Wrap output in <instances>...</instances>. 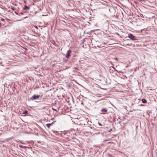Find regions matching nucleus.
I'll return each instance as SVG.
<instances>
[{
    "label": "nucleus",
    "instance_id": "10",
    "mask_svg": "<svg viewBox=\"0 0 157 157\" xmlns=\"http://www.w3.org/2000/svg\"><path fill=\"white\" fill-rule=\"evenodd\" d=\"M28 113V111H25V112H24V113H25V114H26Z\"/></svg>",
    "mask_w": 157,
    "mask_h": 157
},
{
    "label": "nucleus",
    "instance_id": "13",
    "mask_svg": "<svg viewBox=\"0 0 157 157\" xmlns=\"http://www.w3.org/2000/svg\"><path fill=\"white\" fill-rule=\"evenodd\" d=\"M23 13H20L19 14V15H21L23 14Z\"/></svg>",
    "mask_w": 157,
    "mask_h": 157
},
{
    "label": "nucleus",
    "instance_id": "2",
    "mask_svg": "<svg viewBox=\"0 0 157 157\" xmlns=\"http://www.w3.org/2000/svg\"><path fill=\"white\" fill-rule=\"evenodd\" d=\"M107 112V110L106 109L103 108L101 110L100 113L102 114H105Z\"/></svg>",
    "mask_w": 157,
    "mask_h": 157
},
{
    "label": "nucleus",
    "instance_id": "1",
    "mask_svg": "<svg viewBox=\"0 0 157 157\" xmlns=\"http://www.w3.org/2000/svg\"><path fill=\"white\" fill-rule=\"evenodd\" d=\"M128 37L131 40H136V37L131 34H130L128 35Z\"/></svg>",
    "mask_w": 157,
    "mask_h": 157
},
{
    "label": "nucleus",
    "instance_id": "11",
    "mask_svg": "<svg viewBox=\"0 0 157 157\" xmlns=\"http://www.w3.org/2000/svg\"><path fill=\"white\" fill-rule=\"evenodd\" d=\"M1 20L2 21H5L4 19L3 18H2L1 19Z\"/></svg>",
    "mask_w": 157,
    "mask_h": 157
},
{
    "label": "nucleus",
    "instance_id": "3",
    "mask_svg": "<svg viewBox=\"0 0 157 157\" xmlns=\"http://www.w3.org/2000/svg\"><path fill=\"white\" fill-rule=\"evenodd\" d=\"M71 51V50H69L67 51V53L66 55V57L67 58H69L70 56V54Z\"/></svg>",
    "mask_w": 157,
    "mask_h": 157
},
{
    "label": "nucleus",
    "instance_id": "4",
    "mask_svg": "<svg viewBox=\"0 0 157 157\" xmlns=\"http://www.w3.org/2000/svg\"><path fill=\"white\" fill-rule=\"evenodd\" d=\"M40 96L38 95H34L31 98V99H36L39 98Z\"/></svg>",
    "mask_w": 157,
    "mask_h": 157
},
{
    "label": "nucleus",
    "instance_id": "5",
    "mask_svg": "<svg viewBox=\"0 0 157 157\" xmlns=\"http://www.w3.org/2000/svg\"><path fill=\"white\" fill-rule=\"evenodd\" d=\"M54 122L55 121H54L51 124H46V126L48 128H50V126L54 124Z\"/></svg>",
    "mask_w": 157,
    "mask_h": 157
},
{
    "label": "nucleus",
    "instance_id": "14",
    "mask_svg": "<svg viewBox=\"0 0 157 157\" xmlns=\"http://www.w3.org/2000/svg\"><path fill=\"white\" fill-rule=\"evenodd\" d=\"M118 72L119 73H122V72L121 71H118Z\"/></svg>",
    "mask_w": 157,
    "mask_h": 157
},
{
    "label": "nucleus",
    "instance_id": "6",
    "mask_svg": "<svg viewBox=\"0 0 157 157\" xmlns=\"http://www.w3.org/2000/svg\"><path fill=\"white\" fill-rule=\"evenodd\" d=\"M29 9L30 8L27 6H25L24 7V10H29Z\"/></svg>",
    "mask_w": 157,
    "mask_h": 157
},
{
    "label": "nucleus",
    "instance_id": "15",
    "mask_svg": "<svg viewBox=\"0 0 157 157\" xmlns=\"http://www.w3.org/2000/svg\"><path fill=\"white\" fill-rule=\"evenodd\" d=\"M53 110H54V111H57V110L55 109H52Z\"/></svg>",
    "mask_w": 157,
    "mask_h": 157
},
{
    "label": "nucleus",
    "instance_id": "12",
    "mask_svg": "<svg viewBox=\"0 0 157 157\" xmlns=\"http://www.w3.org/2000/svg\"><path fill=\"white\" fill-rule=\"evenodd\" d=\"M30 148V147H26V148L29 149V148Z\"/></svg>",
    "mask_w": 157,
    "mask_h": 157
},
{
    "label": "nucleus",
    "instance_id": "9",
    "mask_svg": "<svg viewBox=\"0 0 157 157\" xmlns=\"http://www.w3.org/2000/svg\"><path fill=\"white\" fill-rule=\"evenodd\" d=\"M98 124L100 126H102V124H101V123H99V122L98 123Z\"/></svg>",
    "mask_w": 157,
    "mask_h": 157
},
{
    "label": "nucleus",
    "instance_id": "7",
    "mask_svg": "<svg viewBox=\"0 0 157 157\" xmlns=\"http://www.w3.org/2000/svg\"><path fill=\"white\" fill-rule=\"evenodd\" d=\"M142 102L144 103H146L147 102V101L145 99H142Z\"/></svg>",
    "mask_w": 157,
    "mask_h": 157
},
{
    "label": "nucleus",
    "instance_id": "8",
    "mask_svg": "<svg viewBox=\"0 0 157 157\" xmlns=\"http://www.w3.org/2000/svg\"><path fill=\"white\" fill-rule=\"evenodd\" d=\"M20 147L21 148H24L25 149H26V147L24 146H22V145H20Z\"/></svg>",
    "mask_w": 157,
    "mask_h": 157
}]
</instances>
